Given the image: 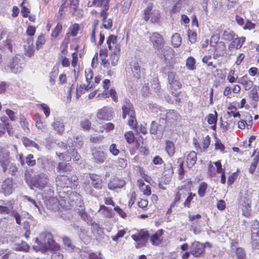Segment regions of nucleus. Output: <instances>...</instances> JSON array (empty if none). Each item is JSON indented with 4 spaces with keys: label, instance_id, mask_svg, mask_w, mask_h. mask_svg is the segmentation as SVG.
Segmentation results:
<instances>
[{
    "label": "nucleus",
    "instance_id": "nucleus-55",
    "mask_svg": "<svg viewBox=\"0 0 259 259\" xmlns=\"http://www.w3.org/2000/svg\"><path fill=\"white\" fill-rule=\"evenodd\" d=\"M220 34L218 32H215L212 35L210 40V44L211 46H214L220 39Z\"/></svg>",
    "mask_w": 259,
    "mask_h": 259
},
{
    "label": "nucleus",
    "instance_id": "nucleus-64",
    "mask_svg": "<svg viewBox=\"0 0 259 259\" xmlns=\"http://www.w3.org/2000/svg\"><path fill=\"white\" fill-rule=\"evenodd\" d=\"M124 137L129 144L132 143L134 141V136L132 132H128L125 133Z\"/></svg>",
    "mask_w": 259,
    "mask_h": 259
},
{
    "label": "nucleus",
    "instance_id": "nucleus-5",
    "mask_svg": "<svg viewBox=\"0 0 259 259\" xmlns=\"http://www.w3.org/2000/svg\"><path fill=\"white\" fill-rule=\"evenodd\" d=\"M251 195L248 193L241 195L239 201L240 204L242 206V214L244 216L248 217L251 212Z\"/></svg>",
    "mask_w": 259,
    "mask_h": 259
},
{
    "label": "nucleus",
    "instance_id": "nucleus-53",
    "mask_svg": "<svg viewBox=\"0 0 259 259\" xmlns=\"http://www.w3.org/2000/svg\"><path fill=\"white\" fill-rule=\"evenodd\" d=\"M131 0H124L123 3L121 7V11L122 13H126L128 12V10L131 6Z\"/></svg>",
    "mask_w": 259,
    "mask_h": 259
},
{
    "label": "nucleus",
    "instance_id": "nucleus-54",
    "mask_svg": "<svg viewBox=\"0 0 259 259\" xmlns=\"http://www.w3.org/2000/svg\"><path fill=\"white\" fill-rule=\"evenodd\" d=\"M80 126L84 130L89 131L91 127V123L87 119H83L80 121Z\"/></svg>",
    "mask_w": 259,
    "mask_h": 259
},
{
    "label": "nucleus",
    "instance_id": "nucleus-50",
    "mask_svg": "<svg viewBox=\"0 0 259 259\" xmlns=\"http://www.w3.org/2000/svg\"><path fill=\"white\" fill-rule=\"evenodd\" d=\"M217 121V113L214 112V114H209L207 117V122L209 124H213V127H215Z\"/></svg>",
    "mask_w": 259,
    "mask_h": 259
},
{
    "label": "nucleus",
    "instance_id": "nucleus-51",
    "mask_svg": "<svg viewBox=\"0 0 259 259\" xmlns=\"http://www.w3.org/2000/svg\"><path fill=\"white\" fill-rule=\"evenodd\" d=\"M195 60L192 57H189L186 61L187 68L191 70L195 69Z\"/></svg>",
    "mask_w": 259,
    "mask_h": 259
},
{
    "label": "nucleus",
    "instance_id": "nucleus-1",
    "mask_svg": "<svg viewBox=\"0 0 259 259\" xmlns=\"http://www.w3.org/2000/svg\"><path fill=\"white\" fill-rule=\"evenodd\" d=\"M35 242L37 245L33 246V248L36 251L46 252L48 250H58L60 249L59 245L56 243L53 239L52 234L49 232H42L36 238Z\"/></svg>",
    "mask_w": 259,
    "mask_h": 259
},
{
    "label": "nucleus",
    "instance_id": "nucleus-14",
    "mask_svg": "<svg viewBox=\"0 0 259 259\" xmlns=\"http://www.w3.org/2000/svg\"><path fill=\"white\" fill-rule=\"evenodd\" d=\"M205 246L198 241H194L191 246L190 253L195 257H199L204 251Z\"/></svg>",
    "mask_w": 259,
    "mask_h": 259
},
{
    "label": "nucleus",
    "instance_id": "nucleus-15",
    "mask_svg": "<svg viewBox=\"0 0 259 259\" xmlns=\"http://www.w3.org/2000/svg\"><path fill=\"white\" fill-rule=\"evenodd\" d=\"M63 202L64 201H62V199L59 201L56 197H51L46 201V205L48 209L56 211L60 209V206L62 207L63 206Z\"/></svg>",
    "mask_w": 259,
    "mask_h": 259
},
{
    "label": "nucleus",
    "instance_id": "nucleus-16",
    "mask_svg": "<svg viewBox=\"0 0 259 259\" xmlns=\"http://www.w3.org/2000/svg\"><path fill=\"white\" fill-rule=\"evenodd\" d=\"M122 117L125 119L127 115L129 117L135 115L133 104L128 100L126 99L122 106Z\"/></svg>",
    "mask_w": 259,
    "mask_h": 259
},
{
    "label": "nucleus",
    "instance_id": "nucleus-31",
    "mask_svg": "<svg viewBox=\"0 0 259 259\" xmlns=\"http://www.w3.org/2000/svg\"><path fill=\"white\" fill-rule=\"evenodd\" d=\"M99 214L103 217L107 218H110L113 216V210L112 208L105 206L104 205H101L98 210Z\"/></svg>",
    "mask_w": 259,
    "mask_h": 259
},
{
    "label": "nucleus",
    "instance_id": "nucleus-57",
    "mask_svg": "<svg viewBox=\"0 0 259 259\" xmlns=\"http://www.w3.org/2000/svg\"><path fill=\"white\" fill-rule=\"evenodd\" d=\"M81 209L78 211L79 215L84 221H90V217L87 213L84 211V209L82 207L81 205H80Z\"/></svg>",
    "mask_w": 259,
    "mask_h": 259
},
{
    "label": "nucleus",
    "instance_id": "nucleus-21",
    "mask_svg": "<svg viewBox=\"0 0 259 259\" xmlns=\"http://www.w3.org/2000/svg\"><path fill=\"white\" fill-rule=\"evenodd\" d=\"M246 38L244 36L238 37L236 36L229 45V49L231 50L233 49H240L243 44L245 42Z\"/></svg>",
    "mask_w": 259,
    "mask_h": 259
},
{
    "label": "nucleus",
    "instance_id": "nucleus-30",
    "mask_svg": "<svg viewBox=\"0 0 259 259\" xmlns=\"http://www.w3.org/2000/svg\"><path fill=\"white\" fill-rule=\"evenodd\" d=\"M110 0H89L88 6L102 7V8L109 7L108 3Z\"/></svg>",
    "mask_w": 259,
    "mask_h": 259
},
{
    "label": "nucleus",
    "instance_id": "nucleus-8",
    "mask_svg": "<svg viewBox=\"0 0 259 259\" xmlns=\"http://www.w3.org/2000/svg\"><path fill=\"white\" fill-rule=\"evenodd\" d=\"M67 153L65 154L63 152L58 153L57 152L56 154L58 155L60 160L66 161H69L72 156L73 160L78 163L80 156L76 151L74 148H70L69 150H67Z\"/></svg>",
    "mask_w": 259,
    "mask_h": 259
},
{
    "label": "nucleus",
    "instance_id": "nucleus-18",
    "mask_svg": "<svg viewBox=\"0 0 259 259\" xmlns=\"http://www.w3.org/2000/svg\"><path fill=\"white\" fill-rule=\"evenodd\" d=\"M69 2V7L72 15L75 17L79 18L83 16V11L78 9V0H68Z\"/></svg>",
    "mask_w": 259,
    "mask_h": 259
},
{
    "label": "nucleus",
    "instance_id": "nucleus-38",
    "mask_svg": "<svg viewBox=\"0 0 259 259\" xmlns=\"http://www.w3.org/2000/svg\"><path fill=\"white\" fill-rule=\"evenodd\" d=\"M92 230L93 233L96 237H101L103 235V231L101 227H100L99 224L94 222L92 224Z\"/></svg>",
    "mask_w": 259,
    "mask_h": 259
},
{
    "label": "nucleus",
    "instance_id": "nucleus-27",
    "mask_svg": "<svg viewBox=\"0 0 259 259\" xmlns=\"http://www.w3.org/2000/svg\"><path fill=\"white\" fill-rule=\"evenodd\" d=\"M52 126L56 132L59 134H62L64 131V124L63 120L60 119H55L52 123Z\"/></svg>",
    "mask_w": 259,
    "mask_h": 259
},
{
    "label": "nucleus",
    "instance_id": "nucleus-20",
    "mask_svg": "<svg viewBox=\"0 0 259 259\" xmlns=\"http://www.w3.org/2000/svg\"><path fill=\"white\" fill-rule=\"evenodd\" d=\"M150 40L155 49H160L163 46V38L158 33H153L150 37Z\"/></svg>",
    "mask_w": 259,
    "mask_h": 259
},
{
    "label": "nucleus",
    "instance_id": "nucleus-56",
    "mask_svg": "<svg viewBox=\"0 0 259 259\" xmlns=\"http://www.w3.org/2000/svg\"><path fill=\"white\" fill-rule=\"evenodd\" d=\"M26 1L27 0H24L21 5V7H22L21 13L23 17H27L30 13L29 9L24 6Z\"/></svg>",
    "mask_w": 259,
    "mask_h": 259
},
{
    "label": "nucleus",
    "instance_id": "nucleus-59",
    "mask_svg": "<svg viewBox=\"0 0 259 259\" xmlns=\"http://www.w3.org/2000/svg\"><path fill=\"white\" fill-rule=\"evenodd\" d=\"M252 234L257 235L259 232V222L255 220L252 225Z\"/></svg>",
    "mask_w": 259,
    "mask_h": 259
},
{
    "label": "nucleus",
    "instance_id": "nucleus-4",
    "mask_svg": "<svg viewBox=\"0 0 259 259\" xmlns=\"http://www.w3.org/2000/svg\"><path fill=\"white\" fill-rule=\"evenodd\" d=\"M126 74L130 79L136 80L141 76V68L138 62L132 61L127 68Z\"/></svg>",
    "mask_w": 259,
    "mask_h": 259
},
{
    "label": "nucleus",
    "instance_id": "nucleus-47",
    "mask_svg": "<svg viewBox=\"0 0 259 259\" xmlns=\"http://www.w3.org/2000/svg\"><path fill=\"white\" fill-rule=\"evenodd\" d=\"M67 6H69V2L68 0H66L65 3L62 5V6L60 7L59 12H58V19L60 20H62L64 18V9Z\"/></svg>",
    "mask_w": 259,
    "mask_h": 259
},
{
    "label": "nucleus",
    "instance_id": "nucleus-45",
    "mask_svg": "<svg viewBox=\"0 0 259 259\" xmlns=\"http://www.w3.org/2000/svg\"><path fill=\"white\" fill-rule=\"evenodd\" d=\"M59 71L57 68H53L52 71L50 73V83L51 85H54L55 83L56 79L58 75Z\"/></svg>",
    "mask_w": 259,
    "mask_h": 259
},
{
    "label": "nucleus",
    "instance_id": "nucleus-58",
    "mask_svg": "<svg viewBox=\"0 0 259 259\" xmlns=\"http://www.w3.org/2000/svg\"><path fill=\"white\" fill-rule=\"evenodd\" d=\"M85 75L86 78V81L88 83H90V84H93L91 83V80L93 77V72L91 69H88L85 71Z\"/></svg>",
    "mask_w": 259,
    "mask_h": 259
},
{
    "label": "nucleus",
    "instance_id": "nucleus-40",
    "mask_svg": "<svg viewBox=\"0 0 259 259\" xmlns=\"http://www.w3.org/2000/svg\"><path fill=\"white\" fill-rule=\"evenodd\" d=\"M238 82L244 86L245 90H249L252 86V82L247 79L246 76H243L240 78Z\"/></svg>",
    "mask_w": 259,
    "mask_h": 259
},
{
    "label": "nucleus",
    "instance_id": "nucleus-32",
    "mask_svg": "<svg viewBox=\"0 0 259 259\" xmlns=\"http://www.w3.org/2000/svg\"><path fill=\"white\" fill-rule=\"evenodd\" d=\"M90 178L92 181V185L97 189L102 188V181L98 176L95 174H90Z\"/></svg>",
    "mask_w": 259,
    "mask_h": 259
},
{
    "label": "nucleus",
    "instance_id": "nucleus-26",
    "mask_svg": "<svg viewBox=\"0 0 259 259\" xmlns=\"http://www.w3.org/2000/svg\"><path fill=\"white\" fill-rule=\"evenodd\" d=\"M125 182L118 179H113L110 181L108 185V187L110 190H115L116 188H121L125 185Z\"/></svg>",
    "mask_w": 259,
    "mask_h": 259
},
{
    "label": "nucleus",
    "instance_id": "nucleus-2",
    "mask_svg": "<svg viewBox=\"0 0 259 259\" xmlns=\"http://www.w3.org/2000/svg\"><path fill=\"white\" fill-rule=\"evenodd\" d=\"M62 201H63L64 204L62 208L65 209V216L61 215V217L64 220H69L70 217L69 215L66 216L68 212L67 210L69 209L71 207H73L75 204H79V206L82 204V200L81 199V195L76 192H71L68 197L65 199H62Z\"/></svg>",
    "mask_w": 259,
    "mask_h": 259
},
{
    "label": "nucleus",
    "instance_id": "nucleus-24",
    "mask_svg": "<svg viewBox=\"0 0 259 259\" xmlns=\"http://www.w3.org/2000/svg\"><path fill=\"white\" fill-rule=\"evenodd\" d=\"M165 117L167 122L175 123L179 119L180 115L175 110H169L166 111Z\"/></svg>",
    "mask_w": 259,
    "mask_h": 259
},
{
    "label": "nucleus",
    "instance_id": "nucleus-25",
    "mask_svg": "<svg viewBox=\"0 0 259 259\" xmlns=\"http://www.w3.org/2000/svg\"><path fill=\"white\" fill-rule=\"evenodd\" d=\"M226 46L223 42H220L215 47L213 55L214 59L223 56L225 54Z\"/></svg>",
    "mask_w": 259,
    "mask_h": 259
},
{
    "label": "nucleus",
    "instance_id": "nucleus-62",
    "mask_svg": "<svg viewBox=\"0 0 259 259\" xmlns=\"http://www.w3.org/2000/svg\"><path fill=\"white\" fill-rule=\"evenodd\" d=\"M45 38L43 35L39 36L36 42V49L37 50L39 49L45 44Z\"/></svg>",
    "mask_w": 259,
    "mask_h": 259
},
{
    "label": "nucleus",
    "instance_id": "nucleus-43",
    "mask_svg": "<svg viewBox=\"0 0 259 259\" xmlns=\"http://www.w3.org/2000/svg\"><path fill=\"white\" fill-rule=\"evenodd\" d=\"M182 42V38L179 33L174 34L171 37V44L174 48L179 47Z\"/></svg>",
    "mask_w": 259,
    "mask_h": 259
},
{
    "label": "nucleus",
    "instance_id": "nucleus-33",
    "mask_svg": "<svg viewBox=\"0 0 259 259\" xmlns=\"http://www.w3.org/2000/svg\"><path fill=\"white\" fill-rule=\"evenodd\" d=\"M98 96L104 98H107L111 97L114 102H117L118 101V96L116 92L113 89H111L109 91H107V90H105L102 94H99Z\"/></svg>",
    "mask_w": 259,
    "mask_h": 259
},
{
    "label": "nucleus",
    "instance_id": "nucleus-37",
    "mask_svg": "<svg viewBox=\"0 0 259 259\" xmlns=\"http://www.w3.org/2000/svg\"><path fill=\"white\" fill-rule=\"evenodd\" d=\"M236 36H237V35L235 34L233 31L227 29L223 31L222 38L225 40L232 41Z\"/></svg>",
    "mask_w": 259,
    "mask_h": 259
},
{
    "label": "nucleus",
    "instance_id": "nucleus-7",
    "mask_svg": "<svg viewBox=\"0 0 259 259\" xmlns=\"http://www.w3.org/2000/svg\"><path fill=\"white\" fill-rule=\"evenodd\" d=\"M152 10V5L149 4L147 7L144 10V20L147 21L150 18V21L153 23L158 21L160 17V14L158 10Z\"/></svg>",
    "mask_w": 259,
    "mask_h": 259
},
{
    "label": "nucleus",
    "instance_id": "nucleus-63",
    "mask_svg": "<svg viewBox=\"0 0 259 259\" xmlns=\"http://www.w3.org/2000/svg\"><path fill=\"white\" fill-rule=\"evenodd\" d=\"M41 110L44 112L46 117H48L50 115V109L49 107L45 103L39 105Z\"/></svg>",
    "mask_w": 259,
    "mask_h": 259
},
{
    "label": "nucleus",
    "instance_id": "nucleus-41",
    "mask_svg": "<svg viewBox=\"0 0 259 259\" xmlns=\"http://www.w3.org/2000/svg\"><path fill=\"white\" fill-rule=\"evenodd\" d=\"M20 124L25 132L27 133L30 132L29 123L25 117L23 115H21L20 116Z\"/></svg>",
    "mask_w": 259,
    "mask_h": 259
},
{
    "label": "nucleus",
    "instance_id": "nucleus-44",
    "mask_svg": "<svg viewBox=\"0 0 259 259\" xmlns=\"http://www.w3.org/2000/svg\"><path fill=\"white\" fill-rule=\"evenodd\" d=\"M165 150L169 156H172L175 153V146L173 142L168 141L166 142Z\"/></svg>",
    "mask_w": 259,
    "mask_h": 259
},
{
    "label": "nucleus",
    "instance_id": "nucleus-39",
    "mask_svg": "<svg viewBox=\"0 0 259 259\" xmlns=\"http://www.w3.org/2000/svg\"><path fill=\"white\" fill-rule=\"evenodd\" d=\"M79 236L85 243L87 244L90 242V237L88 234V232L85 229L83 228L80 229Z\"/></svg>",
    "mask_w": 259,
    "mask_h": 259
},
{
    "label": "nucleus",
    "instance_id": "nucleus-36",
    "mask_svg": "<svg viewBox=\"0 0 259 259\" xmlns=\"http://www.w3.org/2000/svg\"><path fill=\"white\" fill-rule=\"evenodd\" d=\"M14 246V249L17 251L28 252L30 248V246L24 241L15 244Z\"/></svg>",
    "mask_w": 259,
    "mask_h": 259
},
{
    "label": "nucleus",
    "instance_id": "nucleus-28",
    "mask_svg": "<svg viewBox=\"0 0 259 259\" xmlns=\"http://www.w3.org/2000/svg\"><path fill=\"white\" fill-rule=\"evenodd\" d=\"M28 41L26 44L24 45V53L26 56L31 57L34 53V46L33 45V40L31 38L28 39Z\"/></svg>",
    "mask_w": 259,
    "mask_h": 259
},
{
    "label": "nucleus",
    "instance_id": "nucleus-12",
    "mask_svg": "<svg viewBox=\"0 0 259 259\" xmlns=\"http://www.w3.org/2000/svg\"><path fill=\"white\" fill-rule=\"evenodd\" d=\"M109 7L102 8L100 12V16L102 18V26L105 29H109L113 26V21L111 18H108V13L107 12Z\"/></svg>",
    "mask_w": 259,
    "mask_h": 259
},
{
    "label": "nucleus",
    "instance_id": "nucleus-42",
    "mask_svg": "<svg viewBox=\"0 0 259 259\" xmlns=\"http://www.w3.org/2000/svg\"><path fill=\"white\" fill-rule=\"evenodd\" d=\"M72 167L70 164L64 162H59L57 167L58 172H60L61 171H70Z\"/></svg>",
    "mask_w": 259,
    "mask_h": 259
},
{
    "label": "nucleus",
    "instance_id": "nucleus-19",
    "mask_svg": "<svg viewBox=\"0 0 259 259\" xmlns=\"http://www.w3.org/2000/svg\"><path fill=\"white\" fill-rule=\"evenodd\" d=\"M1 192L5 196H9L13 192V180L10 178L5 179L1 186Z\"/></svg>",
    "mask_w": 259,
    "mask_h": 259
},
{
    "label": "nucleus",
    "instance_id": "nucleus-6",
    "mask_svg": "<svg viewBox=\"0 0 259 259\" xmlns=\"http://www.w3.org/2000/svg\"><path fill=\"white\" fill-rule=\"evenodd\" d=\"M149 235L148 232L145 230H141L137 234L132 236L133 239L136 242V247L137 248H142L146 245Z\"/></svg>",
    "mask_w": 259,
    "mask_h": 259
},
{
    "label": "nucleus",
    "instance_id": "nucleus-34",
    "mask_svg": "<svg viewBox=\"0 0 259 259\" xmlns=\"http://www.w3.org/2000/svg\"><path fill=\"white\" fill-rule=\"evenodd\" d=\"M197 160V154L194 151H191L187 156V163L189 168H191L195 164Z\"/></svg>",
    "mask_w": 259,
    "mask_h": 259
},
{
    "label": "nucleus",
    "instance_id": "nucleus-23",
    "mask_svg": "<svg viewBox=\"0 0 259 259\" xmlns=\"http://www.w3.org/2000/svg\"><path fill=\"white\" fill-rule=\"evenodd\" d=\"M92 155L94 162L98 164L103 163L105 159L104 152L98 149L93 151Z\"/></svg>",
    "mask_w": 259,
    "mask_h": 259
},
{
    "label": "nucleus",
    "instance_id": "nucleus-11",
    "mask_svg": "<svg viewBox=\"0 0 259 259\" xmlns=\"http://www.w3.org/2000/svg\"><path fill=\"white\" fill-rule=\"evenodd\" d=\"M106 43L108 49L112 53H119L120 51V45L117 41V36L114 35H110L107 38Z\"/></svg>",
    "mask_w": 259,
    "mask_h": 259
},
{
    "label": "nucleus",
    "instance_id": "nucleus-35",
    "mask_svg": "<svg viewBox=\"0 0 259 259\" xmlns=\"http://www.w3.org/2000/svg\"><path fill=\"white\" fill-rule=\"evenodd\" d=\"M93 88V84L88 83L85 87L84 85H80L76 88V97L78 98L83 94H84L86 91H89L91 89Z\"/></svg>",
    "mask_w": 259,
    "mask_h": 259
},
{
    "label": "nucleus",
    "instance_id": "nucleus-13",
    "mask_svg": "<svg viewBox=\"0 0 259 259\" xmlns=\"http://www.w3.org/2000/svg\"><path fill=\"white\" fill-rule=\"evenodd\" d=\"M119 54L116 53H111L108 59L103 58L102 64L107 69L110 68L112 66H115L119 60Z\"/></svg>",
    "mask_w": 259,
    "mask_h": 259
},
{
    "label": "nucleus",
    "instance_id": "nucleus-3",
    "mask_svg": "<svg viewBox=\"0 0 259 259\" xmlns=\"http://www.w3.org/2000/svg\"><path fill=\"white\" fill-rule=\"evenodd\" d=\"M49 178L47 174L41 173L34 175L31 179V184L40 189H42L48 186Z\"/></svg>",
    "mask_w": 259,
    "mask_h": 259
},
{
    "label": "nucleus",
    "instance_id": "nucleus-60",
    "mask_svg": "<svg viewBox=\"0 0 259 259\" xmlns=\"http://www.w3.org/2000/svg\"><path fill=\"white\" fill-rule=\"evenodd\" d=\"M188 36L189 40L191 43H194L196 41L197 39L196 33L189 29L188 31Z\"/></svg>",
    "mask_w": 259,
    "mask_h": 259
},
{
    "label": "nucleus",
    "instance_id": "nucleus-49",
    "mask_svg": "<svg viewBox=\"0 0 259 259\" xmlns=\"http://www.w3.org/2000/svg\"><path fill=\"white\" fill-rule=\"evenodd\" d=\"M22 197L24 202H28L30 204V206H34L35 208L38 209L39 211H40V209L38 205H37V202L33 199L27 195H24L22 196Z\"/></svg>",
    "mask_w": 259,
    "mask_h": 259
},
{
    "label": "nucleus",
    "instance_id": "nucleus-46",
    "mask_svg": "<svg viewBox=\"0 0 259 259\" xmlns=\"http://www.w3.org/2000/svg\"><path fill=\"white\" fill-rule=\"evenodd\" d=\"M62 240L66 248L69 250H73L75 246L72 244L71 240L67 237H62Z\"/></svg>",
    "mask_w": 259,
    "mask_h": 259
},
{
    "label": "nucleus",
    "instance_id": "nucleus-52",
    "mask_svg": "<svg viewBox=\"0 0 259 259\" xmlns=\"http://www.w3.org/2000/svg\"><path fill=\"white\" fill-rule=\"evenodd\" d=\"M236 255L237 259H246V254L242 248L239 247L236 249Z\"/></svg>",
    "mask_w": 259,
    "mask_h": 259
},
{
    "label": "nucleus",
    "instance_id": "nucleus-61",
    "mask_svg": "<svg viewBox=\"0 0 259 259\" xmlns=\"http://www.w3.org/2000/svg\"><path fill=\"white\" fill-rule=\"evenodd\" d=\"M62 29V25L58 23L53 31L52 36L54 37H57L59 35Z\"/></svg>",
    "mask_w": 259,
    "mask_h": 259
},
{
    "label": "nucleus",
    "instance_id": "nucleus-22",
    "mask_svg": "<svg viewBox=\"0 0 259 259\" xmlns=\"http://www.w3.org/2000/svg\"><path fill=\"white\" fill-rule=\"evenodd\" d=\"M57 186L61 187H70V182L69 178L64 175L58 176L56 178Z\"/></svg>",
    "mask_w": 259,
    "mask_h": 259
},
{
    "label": "nucleus",
    "instance_id": "nucleus-10",
    "mask_svg": "<svg viewBox=\"0 0 259 259\" xmlns=\"http://www.w3.org/2000/svg\"><path fill=\"white\" fill-rule=\"evenodd\" d=\"M8 67L10 68V72L14 73L21 72L23 68V63L20 58L15 56L10 62Z\"/></svg>",
    "mask_w": 259,
    "mask_h": 259
},
{
    "label": "nucleus",
    "instance_id": "nucleus-48",
    "mask_svg": "<svg viewBox=\"0 0 259 259\" xmlns=\"http://www.w3.org/2000/svg\"><path fill=\"white\" fill-rule=\"evenodd\" d=\"M207 188V184L205 182H202L200 184L198 190V193L200 197H203L205 195Z\"/></svg>",
    "mask_w": 259,
    "mask_h": 259
},
{
    "label": "nucleus",
    "instance_id": "nucleus-29",
    "mask_svg": "<svg viewBox=\"0 0 259 259\" xmlns=\"http://www.w3.org/2000/svg\"><path fill=\"white\" fill-rule=\"evenodd\" d=\"M163 234V230H159L155 234H153L150 238V241L154 245H158L162 241V235Z\"/></svg>",
    "mask_w": 259,
    "mask_h": 259
},
{
    "label": "nucleus",
    "instance_id": "nucleus-9",
    "mask_svg": "<svg viewBox=\"0 0 259 259\" xmlns=\"http://www.w3.org/2000/svg\"><path fill=\"white\" fill-rule=\"evenodd\" d=\"M10 163V152L6 148L0 147V164L4 172H6Z\"/></svg>",
    "mask_w": 259,
    "mask_h": 259
},
{
    "label": "nucleus",
    "instance_id": "nucleus-17",
    "mask_svg": "<svg viewBox=\"0 0 259 259\" xmlns=\"http://www.w3.org/2000/svg\"><path fill=\"white\" fill-rule=\"evenodd\" d=\"M112 108L107 107H104L98 111L97 113V117L99 119L109 120L112 118Z\"/></svg>",
    "mask_w": 259,
    "mask_h": 259
}]
</instances>
